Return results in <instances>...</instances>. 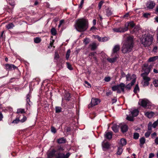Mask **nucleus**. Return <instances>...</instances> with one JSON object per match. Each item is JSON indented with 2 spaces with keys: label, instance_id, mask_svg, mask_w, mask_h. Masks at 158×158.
<instances>
[{
  "label": "nucleus",
  "instance_id": "57",
  "mask_svg": "<svg viewBox=\"0 0 158 158\" xmlns=\"http://www.w3.org/2000/svg\"><path fill=\"white\" fill-rule=\"evenodd\" d=\"M149 84V81H144L143 86H148Z\"/></svg>",
  "mask_w": 158,
  "mask_h": 158
},
{
  "label": "nucleus",
  "instance_id": "16",
  "mask_svg": "<svg viewBox=\"0 0 158 158\" xmlns=\"http://www.w3.org/2000/svg\"><path fill=\"white\" fill-rule=\"evenodd\" d=\"M120 49V46L119 45H116L114 46L113 49V53H117L119 51Z\"/></svg>",
  "mask_w": 158,
  "mask_h": 158
},
{
  "label": "nucleus",
  "instance_id": "61",
  "mask_svg": "<svg viewBox=\"0 0 158 158\" xmlns=\"http://www.w3.org/2000/svg\"><path fill=\"white\" fill-rule=\"evenodd\" d=\"M54 40H53L52 42L51 41L50 43V46L48 47V48H50L52 47L53 46V43Z\"/></svg>",
  "mask_w": 158,
  "mask_h": 158
},
{
  "label": "nucleus",
  "instance_id": "44",
  "mask_svg": "<svg viewBox=\"0 0 158 158\" xmlns=\"http://www.w3.org/2000/svg\"><path fill=\"white\" fill-rule=\"evenodd\" d=\"M65 130L67 133L68 134H70L71 131V128L70 127H67L65 129Z\"/></svg>",
  "mask_w": 158,
  "mask_h": 158
},
{
  "label": "nucleus",
  "instance_id": "25",
  "mask_svg": "<svg viewBox=\"0 0 158 158\" xmlns=\"http://www.w3.org/2000/svg\"><path fill=\"white\" fill-rule=\"evenodd\" d=\"M140 146L141 147H142V145L145 142V139L144 137L140 138Z\"/></svg>",
  "mask_w": 158,
  "mask_h": 158
},
{
  "label": "nucleus",
  "instance_id": "6",
  "mask_svg": "<svg viewBox=\"0 0 158 158\" xmlns=\"http://www.w3.org/2000/svg\"><path fill=\"white\" fill-rule=\"evenodd\" d=\"M153 39L152 35L150 34H145L141 40L142 44L145 47L149 46L152 44Z\"/></svg>",
  "mask_w": 158,
  "mask_h": 158
},
{
  "label": "nucleus",
  "instance_id": "41",
  "mask_svg": "<svg viewBox=\"0 0 158 158\" xmlns=\"http://www.w3.org/2000/svg\"><path fill=\"white\" fill-rule=\"evenodd\" d=\"M126 78L127 81H129L132 79V77L129 73H128L126 75Z\"/></svg>",
  "mask_w": 158,
  "mask_h": 158
},
{
  "label": "nucleus",
  "instance_id": "22",
  "mask_svg": "<svg viewBox=\"0 0 158 158\" xmlns=\"http://www.w3.org/2000/svg\"><path fill=\"white\" fill-rule=\"evenodd\" d=\"M30 94H27L26 96L27 105H28L29 106H30L31 104V102L30 101Z\"/></svg>",
  "mask_w": 158,
  "mask_h": 158
},
{
  "label": "nucleus",
  "instance_id": "35",
  "mask_svg": "<svg viewBox=\"0 0 158 158\" xmlns=\"http://www.w3.org/2000/svg\"><path fill=\"white\" fill-rule=\"evenodd\" d=\"M67 68L70 70H72L73 69V68L72 66V65L69 62L66 63Z\"/></svg>",
  "mask_w": 158,
  "mask_h": 158
},
{
  "label": "nucleus",
  "instance_id": "26",
  "mask_svg": "<svg viewBox=\"0 0 158 158\" xmlns=\"http://www.w3.org/2000/svg\"><path fill=\"white\" fill-rule=\"evenodd\" d=\"M147 75H142V74H141V76L143 78V79L144 81H149L151 80L150 78L147 76Z\"/></svg>",
  "mask_w": 158,
  "mask_h": 158
},
{
  "label": "nucleus",
  "instance_id": "63",
  "mask_svg": "<svg viewBox=\"0 0 158 158\" xmlns=\"http://www.w3.org/2000/svg\"><path fill=\"white\" fill-rule=\"evenodd\" d=\"M84 82L85 84H87V85H88V86H87L89 88L91 87V85L87 81H85Z\"/></svg>",
  "mask_w": 158,
  "mask_h": 158
},
{
  "label": "nucleus",
  "instance_id": "18",
  "mask_svg": "<svg viewBox=\"0 0 158 158\" xmlns=\"http://www.w3.org/2000/svg\"><path fill=\"white\" fill-rule=\"evenodd\" d=\"M66 141V139L64 137H61L57 139L56 142L59 144H62L65 143Z\"/></svg>",
  "mask_w": 158,
  "mask_h": 158
},
{
  "label": "nucleus",
  "instance_id": "36",
  "mask_svg": "<svg viewBox=\"0 0 158 158\" xmlns=\"http://www.w3.org/2000/svg\"><path fill=\"white\" fill-rule=\"evenodd\" d=\"M134 117H133L132 115L130 116H127V119L130 121H133L134 120Z\"/></svg>",
  "mask_w": 158,
  "mask_h": 158
},
{
  "label": "nucleus",
  "instance_id": "60",
  "mask_svg": "<svg viewBox=\"0 0 158 158\" xmlns=\"http://www.w3.org/2000/svg\"><path fill=\"white\" fill-rule=\"evenodd\" d=\"M110 77H106L104 79V80L108 82L110 81Z\"/></svg>",
  "mask_w": 158,
  "mask_h": 158
},
{
  "label": "nucleus",
  "instance_id": "10",
  "mask_svg": "<svg viewBox=\"0 0 158 158\" xmlns=\"http://www.w3.org/2000/svg\"><path fill=\"white\" fill-rule=\"evenodd\" d=\"M71 94L67 91H66L63 95V98H62L61 105L63 106V101L64 100L69 101L71 98Z\"/></svg>",
  "mask_w": 158,
  "mask_h": 158
},
{
  "label": "nucleus",
  "instance_id": "1",
  "mask_svg": "<svg viewBox=\"0 0 158 158\" xmlns=\"http://www.w3.org/2000/svg\"><path fill=\"white\" fill-rule=\"evenodd\" d=\"M64 150V147L60 145H58L55 149H52L48 154V158H69L71 154L69 152L66 154L63 153Z\"/></svg>",
  "mask_w": 158,
  "mask_h": 158
},
{
  "label": "nucleus",
  "instance_id": "14",
  "mask_svg": "<svg viewBox=\"0 0 158 158\" xmlns=\"http://www.w3.org/2000/svg\"><path fill=\"white\" fill-rule=\"evenodd\" d=\"M102 146L103 151H105L107 149H109L110 145L108 142L105 143L103 142L102 144Z\"/></svg>",
  "mask_w": 158,
  "mask_h": 158
},
{
  "label": "nucleus",
  "instance_id": "55",
  "mask_svg": "<svg viewBox=\"0 0 158 158\" xmlns=\"http://www.w3.org/2000/svg\"><path fill=\"white\" fill-rule=\"evenodd\" d=\"M95 38L98 40L99 42H102V38L99 36L98 35H96V36Z\"/></svg>",
  "mask_w": 158,
  "mask_h": 158
},
{
  "label": "nucleus",
  "instance_id": "12",
  "mask_svg": "<svg viewBox=\"0 0 158 158\" xmlns=\"http://www.w3.org/2000/svg\"><path fill=\"white\" fill-rule=\"evenodd\" d=\"M146 5L147 8L152 9L154 7L155 3L154 1L150 0L147 2Z\"/></svg>",
  "mask_w": 158,
  "mask_h": 158
},
{
  "label": "nucleus",
  "instance_id": "13",
  "mask_svg": "<svg viewBox=\"0 0 158 158\" xmlns=\"http://www.w3.org/2000/svg\"><path fill=\"white\" fill-rule=\"evenodd\" d=\"M97 45L96 43L93 42L92 43L90 44L89 45V48L91 51H94L97 48Z\"/></svg>",
  "mask_w": 158,
  "mask_h": 158
},
{
  "label": "nucleus",
  "instance_id": "48",
  "mask_svg": "<svg viewBox=\"0 0 158 158\" xmlns=\"http://www.w3.org/2000/svg\"><path fill=\"white\" fill-rule=\"evenodd\" d=\"M158 125V119L155 122L152 124V127L153 128H155Z\"/></svg>",
  "mask_w": 158,
  "mask_h": 158
},
{
  "label": "nucleus",
  "instance_id": "9",
  "mask_svg": "<svg viewBox=\"0 0 158 158\" xmlns=\"http://www.w3.org/2000/svg\"><path fill=\"white\" fill-rule=\"evenodd\" d=\"M100 101L99 99L96 98H92L90 104L88 106V108H90L93 106L97 105L100 103Z\"/></svg>",
  "mask_w": 158,
  "mask_h": 158
},
{
  "label": "nucleus",
  "instance_id": "21",
  "mask_svg": "<svg viewBox=\"0 0 158 158\" xmlns=\"http://www.w3.org/2000/svg\"><path fill=\"white\" fill-rule=\"evenodd\" d=\"M154 114V113L152 112H147L145 114V115L149 118H152Z\"/></svg>",
  "mask_w": 158,
  "mask_h": 158
},
{
  "label": "nucleus",
  "instance_id": "3",
  "mask_svg": "<svg viewBox=\"0 0 158 158\" xmlns=\"http://www.w3.org/2000/svg\"><path fill=\"white\" fill-rule=\"evenodd\" d=\"M75 27L79 32H83L88 27V22L87 19H79L77 20Z\"/></svg>",
  "mask_w": 158,
  "mask_h": 158
},
{
  "label": "nucleus",
  "instance_id": "31",
  "mask_svg": "<svg viewBox=\"0 0 158 158\" xmlns=\"http://www.w3.org/2000/svg\"><path fill=\"white\" fill-rule=\"evenodd\" d=\"M137 91L139 92V88L138 84H137L135 85L133 90L135 94L137 93Z\"/></svg>",
  "mask_w": 158,
  "mask_h": 158
},
{
  "label": "nucleus",
  "instance_id": "5",
  "mask_svg": "<svg viewBox=\"0 0 158 158\" xmlns=\"http://www.w3.org/2000/svg\"><path fill=\"white\" fill-rule=\"evenodd\" d=\"M5 69L7 71H11L13 69L14 70L15 69L17 70L16 71L17 74V76H15V77L11 78L10 81V82H12V80L15 78L18 79L20 77V72L18 67L15 65L11 64H5Z\"/></svg>",
  "mask_w": 158,
  "mask_h": 158
},
{
  "label": "nucleus",
  "instance_id": "39",
  "mask_svg": "<svg viewBox=\"0 0 158 158\" xmlns=\"http://www.w3.org/2000/svg\"><path fill=\"white\" fill-rule=\"evenodd\" d=\"M25 113V110L24 109H19L17 110V114L21 113V114H23Z\"/></svg>",
  "mask_w": 158,
  "mask_h": 158
},
{
  "label": "nucleus",
  "instance_id": "23",
  "mask_svg": "<svg viewBox=\"0 0 158 158\" xmlns=\"http://www.w3.org/2000/svg\"><path fill=\"white\" fill-rule=\"evenodd\" d=\"M117 57L115 56L113 58H108L107 60L110 63H113L115 62L117 60Z\"/></svg>",
  "mask_w": 158,
  "mask_h": 158
},
{
  "label": "nucleus",
  "instance_id": "52",
  "mask_svg": "<svg viewBox=\"0 0 158 158\" xmlns=\"http://www.w3.org/2000/svg\"><path fill=\"white\" fill-rule=\"evenodd\" d=\"M96 53V52H91L89 53V57H93L94 56L95 54Z\"/></svg>",
  "mask_w": 158,
  "mask_h": 158
},
{
  "label": "nucleus",
  "instance_id": "2",
  "mask_svg": "<svg viewBox=\"0 0 158 158\" xmlns=\"http://www.w3.org/2000/svg\"><path fill=\"white\" fill-rule=\"evenodd\" d=\"M134 42L133 38L130 36L127 38V40L123 44L121 50L123 54L129 53L132 50Z\"/></svg>",
  "mask_w": 158,
  "mask_h": 158
},
{
  "label": "nucleus",
  "instance_id": "32",
  "mask_svg": "<svg viewBox=\"0 0 158 158\" xmlns=\"http://www.w3.org/2000/svg\"><path fill=\"white\" fill-rule=\"evenodd\" d=\"M14 27V25L12 23L8 24L6 26V28L8 29H10L13 28V27Z\"/></svg>",
  "mask_w": 158,
  "mask_h": 158
},
{
  "label": "nucleus",
  "instance_id": "62",
  "mask_svg": "<svg viewBox=\"0 0 158 158\" xmlns=\"http://www.w3.org/2000/svg\"><path fill=\"white\" fill-rule=\"evenodd\" d=\"M151 136L152 138H153L156 136V134L155 132H154L151 134Z\"/></svg>",
  "mask_w": 158,
  "mask_h": 158
},
{
  "label": "nucleus",
  "instance_id": "27",
  "mask_svg": "<svg viewBox=\"0 0 158 158\" xmlns=\"http://www.w3.org/2000/svg\"><path fill=\"white\" fill-rule=\"evenodd\" d=\"M123 149L122 146H119L118 147L116 154L118 155H121L122 153Z\"/></svg>",
  "mask_w": 158,
  "mask_h": 158
},
{
  "label": "nucleus",
  "instance_id": "30",
  "mask_svg": "<svg viewBox=\"0 0 158 158\" xmlns=\"http://www.w3.org/2000/svg\"><path fill=\"white\" fill-rule=\"evenodd\" d=\"M51 33L52 35L55 36L57 34V31L54 27H52L51 30Z\"/></svg>",
  "mask_w": 158,
  "mask_h": 158
},
{
  "label": "nucleus",
  "instance_id": "28",
  "mask_svg": "<svg viewBox=\"0 0 158 158\" xmlns=\"http://www.w3.org/2000/svg\"><path fill=\"white\" fill-rule=\"evenodd\" d=\"M62 108L61 107L56 106L55 107V112L56 113H60L62 111Z\"/></svg>",
  "mask_w": 158,
  "mask_h": 158
},
{
  "label": "nucleus",
  "instance_id": "20",
  "mask_svg": "<svg viewBox=\"0 0 158 158\" xmlns=\"http://www.w3.org/2000/svg\"><path fill=\"white\" fill-rule=\"evenodd\" d=\"M106 15L108 17H109L112 14V11L111 10V9L108 8L106 9Z\"/></svg>",
  "mask_w": 158,
  "mask_h": 158
},
{
  "label": "nucleus",
  "instance_id": "64",
  "mask_svg": "<svg viewBox=\"0 0 158 158\" xmlns=\"http://www.w3.org/2000/svg\"><path fill=\"white\" fill-rule=\"evenodd\" d=\"M154 156V154L153 153H151L149 154V158H152Z\"/></svg>",
  "mask_w": 158,
  "mask_h": 158
},
{
  "label": "nucleus",
  "instance_id": "50",
  "mask_svg": "<svg viewBox=\"0 0 158 158\" xmlns=\"http://www.w3.org/2000/svg\"><path fill=\"white\" fill-rule=\"evenodd\" d=\"M120 73L121 75L120 76L121 78L124 77L125 76L126 77V75L125 73H124L122 70H121Z\"/></svg>",
  "mask_w": 158,
  "mask_h": 158
},
{
  "label": "nucleus",
  "instance_id": "42",
  "mask_svg": "<svg viewBox=\"0 0 158 158\" xmlns=\"http://www.w3.org/2000/svg\"><path fill=\"white\" fill-rule=\"evenodd\" d=\"M90 42V40L89 39L85 38L84 40V43L85 45H87Z\"/></svg>",
  "mask_w": 158,
  "mask_h": 158
},
{
  "label": "nucleus",
  "instance_id": "46",
  "mask_svg": "<svg viewBox=\"0 0 158 158\" xmlns=\"http://www.w3.org/2000/svg\"><path fill=\"white\" fill-rule=\"evenodd\" d=\"M59 58L60 56L58 52H55L54 58L56 59L57 60L58 59H59Z\"/></svg>",
  "mask_w": 158,
  "mask_h": 158
},
{
  "label": "nucleus",
  "instance_id": "7",
  "mask_svg": "<svg viewBox=\"0 0 158 158\" xmlns=\"http://www.w3.org/2000/svg\"><path fill=\"white\" fill-rule=\"evenodd\" d=\"M126 87L125 85L123 83H120L119 84L114 85L112 87V89L113 91H117V93L120 94L121 91L124 93H125V88Z\"/></svg>",
  "mask_w": 158,
  "mask_h": 158
},
{
  "label": "nucleus",
  "instance_id": "54",
  "mask_svg": "<svg viewBox=\"0 0 158 158\" xmlns=\"http://www.w3.org/2000/svg\"><path fill=\"white\" fill-rule=\"evenodd\" d=\"M151 134V132L149 131H147L145 134V136L146 138H148L149 137Z\"/></svg>",
  "mask_w": 158,
  "mask_h": 158
},
{
  "label": "nucleus",
  "instance_id": "33",
  "mask_svg": "<svg viewBox=\"0 0 158 158\" xmlns=\"http://www.w3.org/2000/svg\"><path fill=\"white\" fill-rule=\"evenodd\" d=\"M34 41L35 43L36 44H38L41 41V40L40 37H36L34 38Z\"/></svg>",
  "mask_w": 158,
  "mask_h": 158
},
{
  "label": "nucleus",
  "instance_id": "45",
  "mask_svg": "<svg viewBox=\"0 0 158 158\" xmlns=\"http://www.w3.org/2000/svg\"><path fill=\"white\" fill-rule=\"evenodd\" d=\"M51 131L54 134L56 132V129L54 127L52 126L51 127Z\"/></svg>",
  "mask_w": 158,
  "mask_h": 158
},
{
  "label": "nucleus",
  "instance_id": "37",
  "mask_svg": "<svg viewBox=\"0 0 158 158\" xmlns=\"http://www.w3.org/2000/svg\"><path fill=\"white\" fill-rule=\"evenodd\" d=\"M134 79L131 81V83H130L131 85V86H133V85H134L135 83V82L136 81V76L135 75V74H133L132 75Z\"/></svg>",
  "mask_w": 158,
  "mask_h": 158
},
{
  "label": "nucleus",
  "instance_id": "17",
  "mask_svg": "<svg viewBox=\"0 0 158 158\" xmlns=\"http://www.w3.org/2000/svg\"><path fill=\"white\" fill-rule=\"evenodd\" d=\"M121 131L123 133H124L127 132L128 129V127L126 125H124L122 126L121 127Z\"/></svg>",
  "mask_w": 158,
  "mask_h": 158
},
{
  "label": "nucleus",
  "instance_id": "43",
  "mask_svg": "<svg viewBox=\"0 0 158 158\" xmlns=\"http://www.w3.org/2000/svg\"><path fill=\"white\" fill-rule=\"evenodd\" d=\"M104 3V1L103 0L101 1L98 4V7L99 9H100L101 8L103 4Z\"/></svg>",
  "mask_w": 158,
  "mask_h": 158
},
{
  "label": "nucleus",
  "instance_id": "47",
  "mask_svg": "<svg viewBox=\"0 0 158 158\" xmlns=\"http://www.w3.org/2000/svg\"><path fill=\"white\" fill-rule=\"evenodd\" d=\"M152 123L150 122L148 124V129L149 131H151L152 130Z\"/></svg>",
  "mask_w": 158,
  "mask_h": 158
},
{
  "label": "nucleus",
  "instance_id": "40",
  "mask_svg": "<svg viewBox=\"0 0 158 158\" xmlns=\"http://www.w3.org/2000/svg\"><path fill=\"white\" fill-rule=\"evenodd\" d=\"M139 134L137 132H135L133 135V138L135 139H137L139 138Z\"/></svg>",
  "mask_w": 158,
  "mask_h": 158
},
{
  "label": "nucleus",
  "instance_id": "38",
  "mask_svg": "<svg viewBox=\"0 0 158 158\" xmlns=\"http://www.w3.org/2000/svg\"><path fill=\"white\" fill-rule=\"evenodd\" d=\"M112 129L115 133L118 131V127L114 125L112 127Z\"/></svg>",
  "mask_w": 158,
  "mask_h": 158
},
{
  "label": "nucleus",
  "instance_id": "11",
  "mask_svg": "<svg viewBox=\"0 0 158 158\" xmlns=\"http://www.w3.org/2000/svg\"><path fill=\"white\" fill-rule=\"evenodd\" d=\"M148 103V100L145 99L140 100L139 102V104L144 108H147Z\"/></svg>",
  "mask_w": 158,
  "mask_h": 158
},
{
  "label": "nucleus",
  "instance_id": "15",
  "mask_svg": "<svg viewBox=\"0 0 158 158\" xmlns=\"http://www.w3.org/2000/svg\"><path fill=\"white\" fill-rule=\"evenodd\" d=\"M105 138L108 139H110L112 138V132H106L104 134Z\"/></svg>",
  "mask_w": 158,
  "mask_h": 158
},
{
  "label": "nucleus",
  "instance_id": "53",
  "mask_svg": "<svg viewBox=\"0 0 158 158\" xmlns=\"http://www.w3.org/2000/svg\"><path fill=\"white\" fill-rule=\"evenodd\" d=\"M153 84L155 86H156V87L158 86V79L155 80L154 81H153Z\"/></svg>",
  "mask_w": 158,
  "mask_h": 158
},
{
  "label": "nucleus",
  "instance_id": "29",
  "mask_svg": "<svg viewBox=\"0 0 158 158\" xmlns=\"http://www.w3.org/2000/svg\"><path fill=\"white\" fill-rule=\"evenodd\" d=\"M158 58V56H157L151 57L148 59V61L149 62H154L156 61Z\"/></svg>",
  "mask_w": 158,
  "mask_h": 158
},
{
  "label": "nucleus",
  "instance_id": "19",
  "mask_svg": "<svg viewBox=\"0 0 158 158\" xmlns=\"http://www.w3.org/2000/svg\"><path fill=\"white\" fill-rule=\"evenodd\" d=\"M139 111L137 109L133 110L131 112V114L133 117H136L139 114Z\"/></svg>",
  "mask_w": 158,
  "mask_h": 158
},
{
  "label": "nucleus",
  "instance_id": "58",
  "mask_svg": "<svg viewBox=\"0 0 158 158\" xmlns=\"http://www.w3.org/2000/svg\"><path fill=\"white\" fill-rule=\"evenodd\" d=\"M150 15V14L149 13H145L143 15V16L145 18L148 17V16Z\"/></svg>",
  "mask_w": 158,
  "mask_h": 158
},
{
  "label": "nucleus",
  "instance_id": "59",
  "mask_svg": "<svg viewBox=\"0 0 158 158\" xmlns=\"http://www.w3.org/2000/svg\"><path fill=\"white\" fill-rule=\"evenodd\" d=\"M132 86H131V85L130 83L127 84L125 88H126L127 89H129V90L131 88V87Z\"/></svg>",
  "mask_w": 158,
  "mask_h": 158
},
{
  "label": "nucleus",
  "instance_id": "24",
  "mask_svg": "<svg viewBox=\"0 0 158 158\" xmlns=\"http://www.w3.org/2000/svg\"><path fill=\"white\" fill-rule=\"evenodd\" d=\"M119 143L121 145V146L122 147L123 146L125 145L126 144L127 141L125 139H121L119 141Z\"/></svg>",
  "mask_w": 158,
  "mask_h": 158
},
{
  "label": "nucleus",
  "instance_id": "8",
  "mask_svg": "<svg viewBox=\"0 0 158 158\" xmlns=\"http://www.w3.org/2000/svg\"><path fill=\"white\" fill-rule=\"evenodd\" d=\"M152 68V66L151 65H148V64H145L143 65V70L144 71V72L142 73V75H148Z\"/></svg>",
  "mask_w": 158,
  "mask_h": 158
},
{
  "label": "nucleus",
  "instance_id": "34",
  "mask_svg": "<svg viewBox=\"0 0 158 158\" xmlns=\"http://www.w3.org/2000/svg\"><path fill=\"white\" fill-rule=\"evenodd\" d=\"M71 52V51L70 49H68L66 52V59L67 60H68L69 58V57L70 54Z\"/></svg>",
  "mask_w": 158,
  "mask_h": 158
},
{
  "label": "nucleus",
  "instance_id": "4",
  "mask_svg": "<svg viewBox=\"0 0 158 158\" xmlns=\"http://www.w3.org/2000/svg\"><path fill=\"white\" fill-rule=\"evenodd\" d=\"M135 26V24L133 21L127 22L125 24L124 27L114 28L113 30L114 31L116 32L123 33L128 31L129 27L132 29Z\"/></svg>",
  "mask_w": 158,
  "mask_h": 158
},
{
  "label": "nucleus",
  "instance_id": "56",
  "mask_svg": "<svg viewBox=\"0 0 158 158\" xmlns=\"http://www.w3.org/2000/svg\"><path fill=\"white\" fill-rule=\"evenodd\" d=\"M102 42H103L106 41L108 40V38L107 37H105L102 38Z\"/></svg>",
  "mask_w": 158,
  "mask_h": 158
},
{
  "label": "nucleus",
  "instance_id": "51",
  "mask_svg": "<svg viewBox=\"0 0 158 158\" xmlns=\"http://www.w3.org/2000/svg\"><path fill=\"white\" fill-rule=\"evenodd\" d=\"M27 119L26 117L25 116L23 115V118L22 119L20 120V122L21 123H23L25 122Z\"/></svg>",
  "mask_w": 158,
  "mask_h": 158
},
{
  "label": "nucleus",
  "instance_id": "49",
  "mask_svg": "<svg viewBox=\"0 0 158 158\" xmlns=\"http://www.w3.org/2000/svg\"><path fill=\"white\" fill-rule=\"evenodd\" d=\"M20 121V120L19 118H16L15 120L13 121L12 123L17 124Z\"/></svg>",
  "mask_w": 158,
  "mask_h": 158
}]
</instances>
